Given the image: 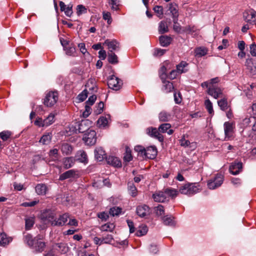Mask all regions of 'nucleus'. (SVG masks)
<instances>
[{
    "mask_svg": "<svg viewBox=\"0 0 256 256\" xmlns=\"http://www.w3.org/2000/svg\"><path fill=\"white\" fill-rule=\"evenodd\" d=\"M104 44L108 46L109 52H113V50H117L120 48V44L115 40H110L107 39L105 40Z\"/></svg>",
    "mask_w": 256,
    "mask_h": 256,
    "instance_id": "nucleus-17",
    "label": "nucleus"
},
{
    "mask_svg": "<svg viewBox=\"0 0 256 256\" xmlns=\"http://www.w3.org/2000/svg\"><path fill=\"white\" fill-rule=\"evenodd\" d=\"M12 241V238L8 237L5 233L0 234V246H5Z\"/></svg>",
    "mask_w": 256,
    "mask_h": 256,
    "instance_id": "nucleus-27",
    "label": "nucleus"
},
{
    "mask_svg": "<svg viewBox=\"0 0 256 256\" xmlns=\"http://www.w3.org/2000/svg\"><path fill=\"white\" fill-rule=\"evenodd\" d=\"M188 65V64L186 61H182L179 64L176 65V70L178 74H182L185 73L188 71V69L186 68Z\"/></svg>",
    "mask_w": 256,
    "mask_h": 256,
    "instance_id": "nucleus-28",
    "label": "nucleus"
},
{
    "mask_svg": "<svg viewBox=\"0 0 256 256\" xmlns=\"http://www.w3.org/2000/svg\"><path fill=\"white\" fill-rule=\"evenodd\" d=\"M110 1L109 4L112 5V10H118V0H110Z\"/></svg>",
    "mask_w": 256,
    "mask_h": 256,
    "instance_id": "nucleus-61",
    "label": "nucleus"
},
{
    "mask_svg": "<svg viewBox=\"0 0 256 256\" xmlns=\"http://www.w3.org/2000/svg\"><path fill=\"white\" fill-rule=\"evenodd\" d=\"M122 84V81L114 75L111 76L108 79V86L110 88L114 90H120Z\"/></svg>",
    "mask_w": 256,
    "mask_h": 256,
    "instance_id": "nucleus-4",
    "label": "nucleus"
},
{
    "mask_svg": "<svg viewBox=\"0 0 256 256\" xmlns=\"http://www.w3.org/2000/svg\"><path fill=\"white\" fill-rule=\"evenodd\" d=\"M177 194L178 193H154L152 197L156 202H164L168 200L169 196L174 198L177 196Z\"/></svg>",
    "mask_w": 256,
    "mask_h": 256,
    "instance_id": "nucleus-1",
    "label": "nucleus"
},
{
    "mask_svg": "<svg viewBox=\"0 0 256 256\" xmlns=\"http://www.w3.org/2000/svg\"><path fill=\"white\" fill-rule=\"evenodd\" d=\"M58 100L57 92H50L46 94L44 100V104L48 107L52 106L55 104Z\"/></svg>",
    "mask_w": 256,
    "mask_h": 256,
    "instance_id": "nucleus-3",
    "label": "nucleus"
},
{
    "mask_svg": "<svg viewBox=\"0 0 256 256\" xmlns=\"http://www.w3.org/2000/svg\"><path fill=\"white\" fill-rule=\"evenodd\" d=\"M34 223V218H30L26 219V229L30 230Z\"/></svg>",
    "mask_w": 256,
    "mask_h": 256,
    "instance_id": "nucleus-56",
    "label": "nucleus"
},
{
    "mask_svg": "<svg viewBox=\"0 0 256 256\" xmlns=\"http://www.w3.org/2000/svg\"><path fill=\"white\" fill-rule=\"evenodd\" d=\"M59 5L60 11L64 12L65 14L67 16L71 17L73 14L72 4H70L66 6L63 2L60 1Z\"/></svg>",
    "mask_w": 256,
    "mask_h": 256,
    "instance_id": "nucleus-15",
    "label": "nucleus"
},
{
    "mask_svg": "<svg viewBox=\"0 0 256 256\" xmlns=\"http://www.w3.org/2000/svg\"><path fill=\"white\" fill-rule=\"evenodd\" d=\"M108 60L112 64H116L118 62L117 56L113 52H108Z\"/></svg>",
    "mask_w": 256,
    "mask_h": 256,
    "instance_id": "nucleus-36",
    "label": "nucleus"
},
{
    "mask_svg": "<svg viewBox=\"0 0 256 256\" xmlns=\"http://www.w3.org/2000/svg\"><path fill=\"white\" fill-rule=\"evenodd\" d=\"M153 10L156 14L158 18H162L164 14L163 8L162 6H156L153 8Z\"/></svg>",
    "mask_w": 256,
    "mask_h": 256,
    "instance_id": "nucleus-48",
    "label": "nucleus"
},
{
    "mask_svg": "<svg viewBox=\"0 0 256 256\" xmlns=\"http://www.w3.org/2000/svg\"><path fill=\"white\" fill-rule=\"evenodd\" d=\"M154 210L157 216H162L164 214V208L161 204H159L158 206L155 207Z\"/></svg>",
    "mask_w": 256,
    "mask_h": 256,
    "instance_id": "nucleus-50",
    "label": "nucleus"
},
{
    "mask_svg": "<svg viewBox=\"0 0 256 256\" xmlns=\"http://www.w3.org/2000/svg\"><path fill=\"white\" fill-rule=\"evenodd\" d=\"M102 18L104 20H107V23L108 24H111L112 22V18L111 16V14L110 12H102Z\"/></svg>",
    "mask_w": 256,
    "mask_h": 256,
    "instance_id": "nucleus-55",
    "label": "nucleus"
},
{
    "mask_svg": "<svg viewBox=\"0 0 256 256\" xmlns=\"http://www.w3.org/2000/svg\"><path fill=\"white\" fill-rule=\"evenodd\" d=\"M87 12V10L82 4H79L76 7V14L78 16H80L83 14H86Z\"/></svg>",
    "mask_w": 256,
    "mask_h": 256,
    "instance_id": "nucleus-54",
    "label": "nucleus"
},
{
    "mask_svg": "<svg viewBox=\"0 0 256 256\" xmlns=\"http://www.w3.org/2000/svg\"><path fill=\"white\" fill-rule=\"evenodd\" d=\"M208 51V49L205 47L196 48L194 50V55L197 57H202L207 54Z\"/></svg>",
    "mask_w": 256,
    "mask_h": 256,
    "instance_id": "nucleus-34",
    "label": "nucleus"
},
{
    "mask_svg": "<svg viewBox=\"0 0 256 256\" xmlns=\"http://www.w3.org/2000/svg\"><path fill=\"white\" fill-rule=\"evenodd\" d=\"M60 150L64 155H70L73 150L72 146L68 143L62 144L60 146Z\"/></svg>",
    "mask_w": 256,
    "mask_h": 256,
    "instance_id": "nucleus-25",
    "label": "nucleus"
},
{
    "mask_svg": "<svg viewBox=\"0 0 256 256\" xmlns=\"http://www.w3.org/2000/svg\"><path fill=\"white\" fill-rule=\"evenodd\" d=\"M174 88L173 84L168 81L163 84L162 90L165 93H168L172 92Z\"/></svg>",
    "mask_w": 256,
    "mask_h": 256,
    "instance_id": "nucleus-37",
    "label": "nucleus"
},
{
    "mask_svg": "<svg viewBox=\"0 0 256 256\" xmlns=\"http://www.w3.org/2000/svg\"><path fill=\"white\" fill-rule=\"evenodd\" d=\"M12 134V133L10 131L4 130L0 132V138L3 141H6L11 138Z\"/></svg>",
    "mask_w": 256,
    "mask_h": 256,
    "instance_id": "nucleus-40",
    "label": "nucleus"
},
{
    "mask_svg": "<svg viewBox=\"0 0 256 256\" xmlns=\"http://www.w3.org/2000/svg\"><path fill=\"white\" fill-rule=\"evenodd\" d=\"M171 124L169 123H164L160 124L158 127V130L162 133L167 132L168 134H172L174 130L170 129Z\"/></svg>",
    "mask_w": 256,
    "mask_h": 256,
    "instance_id": "nucleus-24",
    "label": "nucleus"
},
{
    "mask_svg": "<svg viewBox=\"0 0 256 256\" xmlns=\"http://www.w3.org/2000/svg\"><path fill=\"white\" fill-rule=\"evenodd\" d=\"M38 199L36 198L34 200L30 202H24L21 204V206L24 207H32L39 202Z\"/></svg>",
    "mask_w": 256,
    "mask_h": 256,
    "instance_id": "nucleus-52",
    "label": "nucleus"
},
{
    "mask_svg": "<svg viewBox=\"0 0 256 256\" xmlns=\"http://www.w3.org/2000/svg\"><path fill=\"white\" fill-rule=\"evenodd\" d=\"M108 164L114 167L120 168L122 166L120 160L117 157L110 156L106 158Z\"/></svg>",
    "mask_w": 256,
    "mask_h": 256,
    "instance_id": "nucleus-16",
    "label": "nucleus"
},
{
    "mask_svg": "<svg viewBox=\"0 0 256 256\" xmlns=\"http://www.w3.org/2000/svg\"><path fill=\"white\" fill-rule=\"evenodd\" d=\"M121 210L118 207H113L110 208L109 214L113 216H118L121 212Z\"/></svg>",
    "mask_w": 256,
    "mask_h": 256,
    "instance_id": "nucleus-53",
    "label": "nucleus"
},
{
    "mask_svg": "<svg viewBox=\"0 0 256 256\" xmlns=\"http://www.w3.org/2000/svg\"><path fill=\"white\" fill-rule=\"evenodd\" d=\"M148 231V228L146 225H142L140 226L139 229L136 232L138 236H141L145 235Z\"/></svg>",
    "mask_w": 256,
    "mask_h": 256,
    "instance_id": "nucleus-42",
    "label": "nucleus"
},
{
    "mask_svg": "<svg viewBox=\"0 0 256 256\" xmlns=\"http://www.w3.org/2000/svg\"><path fill=\"white\" fill-rule=\"evenodd\" d=\"M35 189L36 192H46L48 190L46 186L44 184H38Z\"/></svg>",
    "mask_w": 256,
    "mask_h": 256,
    "instance_id": "nucleus-51",
    "label": "nucleus"
},
{
    "mask_svg": "<svg viewBox=\"0 0 256 256\" xmlns=\"http://www.w3.org/2000/svg\"><path fill=\"white\" fill-rule=\"evenodd\" d=\"M96 100V96L95 94H93L90 96L88 100L86 101V104L92 106L94 103L95 101Z\"/></svg>",
    "mask_w": 256,
    "mask_h": 256,
    "instance_id": "nucleus-62",
    "label": "nucleus"
},
{
    "mask_svg": "<svg viewBox=\"0 0 256 256\" xmlns=\"http://www.w3.org/2000/svg\"><path fill=\"white\" fill-rule=\"evenodd\" d=\"M88 92L86 90H84L81 93H80L78 96V98L80 102L84 101L88 97Z\"/></svg>",
    "mask_w": 256,
    "mask_h": 256,
    "instance_id": "nucleus-59",
    "label": "nucleus"
},
{
    "mask_svg": "<svg viewBox=\"0 0 256 256\" xmlns=\"http://www.w3.org/2000/svg\"><path fill=\"white\" fill-rule=\"evenodd\" d=\"M82 140L88 146L94 144L96 141V132L92 130H89V131L84 134Z\"/></svg>",
    "mask_w": 256,
    "mask_h": 256,
    "instance_id": "nucleus-5",
    "label": "nucleus"
},
{
    "mask_svg": "<svg viewBox=\"0 0 256 256\" xmlns=\"http://www.w3.org/2000/svg\"><path fill=\"white\" fill-rule=\"evenodd\" d=\"M35 241V238H33L32 236L28 234L24 236V242L27 244L28 246L32 247L34 245Z\"/></svg>",
    "mask_w": 256,
    "mask_h": 256,
    "instance_id": "nucleus-43",
    "label": "nucleus"
},
{
    "mask_svg": "<svg viewBox=\"0 0 256 256\" xmlns=\"http://www.w3.org/2000/svg\"><path fill=\"white\" fill-rule=\"evenodd\" d=\"M181 190H187L188 192H198V191H201L202 187L200 184L198 182L194 183H186L180 188Z\"/></svg>",
    "mask_w": 256,
    "mask_h": 256,
    "instance_id": "nucleus-6",
    "label": "nucleus"
},
{
    "mask_svg": "<svg viewBox=\"0 0 256 256\" xmlns=\"http://www.w3.org/2000/svg\"><path fill=\"white\" fill-rule=\"evenodd\" d=\"M98 127L100 128H104L106 127L108 124V120L107 118L101 116L97 122Z\"/></svg>",
    "mask_w": 256,
    "mask_h": 256,
    "instance_id": "nucleus-47",
    "label": "nucleus"
},
{
    "mask_svg": "<svg viewBox=\"0 0 256 256\" xmlns=\"http://www.w3.org/2000/svg\"><path fill=\"white\" fill-rule=\"evenodd\" d=\"M224 176L223 174H218L216 176L215 178L214 179H212L214 182L218 186H220L222 184L224 181Z\"/></svg>",
    "mask_w": 256,
    "mask_h": 256,
    "instance_id": "nucleus-44",
    "label": "nucleus"
},
{
    "mask_svg": "<svg viewBox=\"0 0 256 256\" xmlns=\"http://www.w3.org/2000/svg\"><path fill=\"white\" fill-rule=\"evenodd\" d=\"M150 208L146 204L139 205L136 207V213L140 218H144L150 214Z\"/></svg>",
    "mask_w": 256,
    "mask_h": 256,
    "instance_id": "nucleus-8",
    "label": "nucleus"
},
{
    "mask_svg": "<svg viewBox=\"0 0 256 256\" xmlns=\"http://www.w3.org/2000/svg\"><path fill=\"white\" fill-rule=\"evenodd\" d=\"M147 134L151 137L158 139L160 142H163L164 136L160 134L158 129L156 128L150 127L146 129Z\"/></svg>",
    "mask_w": 256,
    "mask_h": 256,
    "instance_id": "nucleus-9",
    "label": "nucleus"
},
{
    "mask_svg": "<svg viewBox=\"0 0 256 256\" xmlns=\"http://www.w3.org/2000/svg\"><path fill=\"white\" fill-rule=\"evenodd\" d=\"M245 66L248 70L251 73L255 72L256 70V66L254 64L252 58H248L246 60Z\"/></svg>",
    "mask_w": 256,
    "mask_h": 256,
    "instance_id": "nucleus-32",
    "label": "nucleus"
},
{
    "mask_svg": "<svg viewBox=\"0 0 256 256\" xmlns=\"http://www.w3.org/2000/svg\"><path fill=\"white\" fill-rule=\"evenodd\" d=\"M158 154V150L155 146H150L146 148L144 158L154 159Z\"/></svg>",
    "mask_w": 256,
    "mask_h": 256,
    "instance_id": "nucleus-14",
    "label": "nucleus"
},
{
    "mask_svg": "<svg viewBox=\"0 0 256 256\" xmlns=\"http://www.w3.org/2000/svg\"><path fill=\"white\" fill-rule=\"evenodd\" d=\"M52 138V134L51 132H48L44 134L40 139L39 142L43 144H49Z\"/></svg>",
    "mask_w": 256,
    "mask_h": 256,
    "instance_id": "nucleus-33",
    "label": "nucleus"
},
{
    "mask_svg": "<svg viewBox=\"0 0 256 256\" xmlns=\"http://www.w3.org/2000/svg\"><path fill=\"white\" fill-rule=\"evenodd\" d=\"M174 217L171 216L166 215L162 218L164 224L168 226H174L175 222L174 220Z\"/></svg>",
    "mask_w": 256,
    "mask_h": 256,
    "instance_id": "nucleus-35",
    "label": "nucleus"
},
{
    "mask_svg": "<svg viewBox=\"0 0 256 256\" xmlns=\"http://www.w3.org/2000/svg\"><path fill=\"white\" fill-rule=\"evenodd\" d=\"M92 108L90 106L86 104L85 110L82 113V116L84 118H86L88 117L91 114Z\"/></svg>",
    "mask_w": 256,
    "mask_h": 256,
    "instance_id": "nucleus-60",
    "label": "nucleus"
},
{
    "mask_svg": "<svg viewBox=\"0 0 256 256\" xmlns=\"http://www.w3.org/2000/svg\"><path fill=\"white\" fill-rule=\"evenodd\" d=\"M134 150L138 152V154L140 155H141L143 158H144L145 152L146 150V148H145L144 147H143L142 146H136L134 148Z\"/></svg>",
    "mask_w": 256,
    "mask_h": 256,
    "instance_id": "nucleus-49",
    "label": "nucleus"
},
{
    "mask_svg": "<svg viewBox=\"0 0 256 256\" xmlns=\"http://www.w3.org/2000/svg\"><path fill=\"white\" fill-rule=\"evenodd\" d=\"M69 218L68 214H64L60 216L59 218L56 220L54 219V221L52 222V226H62L65 224Z\"/></svg>",
    "mask_w": 256,
    "mask_h": 256,
    "instance_id": "nucleus-19",
    "label": "nucleus"
},
{
    "mask_svg": "<svg viewBox=\"0 0 256 256\" xmlns=\"http://www.w3.org/2000/svg\"><path fill=\"white\" fill-rule=\"evenodd\" d=\"M94 156L96 159L99 162L102 161L106 158L105 151L101 147L96 148L95 149Z\"/></svg>",
    "mask_w": 256,
    "mask_h": 256,
    "instance_id": "nucleus-21",
    "label": "nucleus"
},
{
    "mask_svg": "<svg viewBox=\"0 0 256 256\" xmlns=\"http://www.w3.org/2000/svg\"><path fill=\"white\" fill-rule=\"evenodd\" d=\"M242 163L239 162H232L229 167V172L233 175H236L242 172Z\"/></svg>",
    "mask_w": 256,
    "mask_h": 256,
    "instance_id": "nucleus-10",
    "label": "nucleus"
},
{
    "mask_svg": "<svg viewBox=\"0 0 256 256\" xmlns=\"http://www.w3.org/2000/svg\"><path fill=\"white\" fill-rule=\"evenodd\" d=\"M207 93L215 99L222 98L223 96L222 90L220 88L213 86H210L209 88L207 90Z\"/></svg>",
    "mask_w": 256,
    "mask_h": 256,
    "instance_id": "nucleus-7",
    "label": "nucleus"
},
{
    "mask_svg": "<svg viewBox=\"0 0 256 256\" xmlns=\"http://www.w3.org/2000/svg\"><path fill=\"white\" fill-rule=\"evenodd\" d=\"M98 218L101 219L102 220L106 221L109 218V215L107 212H102L98 213Z\"/></svg>",
    "mask_w": 256,
    "mask_h": 256,
    "instance_id": "nucleus-63",
    "label": "nucleus"
},
{
    "mask_svg": "<svg viewBox=\"0 0 256 256\" xmlns=\"http://www.w3.org/2000/svg\"><path fill=\"white\" fill-rule=\"evenodd\" d=\"M53 248L62 254L67 253L69 250L67 244L62 242L56 244L54 246H53Z\"/></svg>",
    "mask_w": 256,
    "mask_h": 256,
    "instance_id": "nucleus-22",
    "label": "nucleus"
},
{
    "mask_svg": "<svg viewBox=\"0 0 256 256\" xmlns=\"http://www.w3.org/2000/svg\"><path fill=\"white\" fill-rule=\"evenodd\" d=\"M55 214L52 210H46L41 214L40 218L44 222H50L52 224V221H54Z\"/></svg>",
    "mask_w": 256,
    "mask_h": 256,
    "instance_id": "nucleus-12",
    "label": "nucleus"
},
{
    "mask_svg": "<svg viewBox=\"0 0 256 256\" xmlns=\"http://www.w3.org/2000/svg\"><path fill=\"white\" fill-rule=\"evenodd\" d=\"M168 31V28L167 22L165 21H161L159 24L158 32L160 34L167 32Z\"/></svg>",
    "mask_w": 256,
    "mask_h": 256,
    "instance_id": "nucleus-38",
    "label": "nucleus"
},
{
    "mask_svg": "<svg viewBox=\"0 0 256 256\" xmlns=\"http://www.w3.org/2000/svg\"><path fill=\"white\" fill-rule=\"evenodd\" d=\"M250 53L253 56H256V44H252L250 46Z\"/></svg>",
    "mask_w": 256,
    "mask_h": 256,
    "instance_id": "nucleus-64",
    "label": "nucleus"
},
{
    "mask_svg": "<svg viewBox=\"0 0 256 256\" xmlns=\"http://www.w3.org/2000/svg\"><path fill=\"white\" fill-rule=\"evenodd\" d=\"M46 243L41 240L40 236L35 237V241L32 248L37 252H41L46 248Z\"/></svg>",
    "mask_w": 256,
    "mask_h": 256,
    "instance_id": "nucleus-11",
    "label": "nucleus"
},
{
    "mask_svg": "<svg viewBox=\"0 0 256 256\" xmlns=\"http://www.w3.org/2000/svg\"><path fill=\"white\" fill-rule=\"evenodd\" d=\"M132 158L131 154V150L128 148H126V153L124 157V160L126 162H129L132 160Z\"/></svg>",
    "mask_w": 256,
    "mask_h": 256,
    "instance_id": "nucleus-57",
    "label": "nucleus"
},
{
    "mask_svg": "<svg viewBox=\"0 0 256 256\" xmlns=\"http://www.w3.org/2000/svg\"><path fill=\"white\" fill-rule=\"evenodd\" d=\"M114 228L115 225L113 223L108 222L102 225L100 227V230L104 232H112Z\"/></svg>",
    "mask_w": 256,
    "mask_h": 256,
    "instance_id": "nucleus-41",
    "label": "nucleus"
},
{
    "mask_svg": "<svg viewBox=\"0 0 256 256\" xmlns=\"http://www.w3.org/2000/svg\"><path fill=\"white\" fill-rule=\"evenodd\" d=\"M204 106L210 114H214V111L213 110L212 104L209 99H207L205 100Z\"/></svg>",
    "mask_w": 256,
    "mask_h": 256,
    "instance_id": "nucleus-45",
    "label": "nucleus"
},
{
    "mask_svg": "<svg viewBox=\"0 0 256 256\" xmlns=\"http://www.w3.org/2000/svg\"><path fill=\"white\" fill-rule=\"evenodd\" d=\"M218 104L222 110H226L228 108V100L225 98L218 100Z\"/></svg>",
    "mask_w": 256,
    "mask_h": 256,
    "instance_id": "nucleus-39",
    "label": "nucleus"
},
{
    "mask_svg": "<svg viewBox=\"0 0 256 256\" xmlns=\"http://www.w3.org/2000/svg\"><path fill=\"white\" fill-rule=\"evenodd\" d=\"M77 176L76 170H70L60 174L59 180H63L69 178H76Z\"/></svg>",
    "mask_w": 256,
    "mask_h": 256,
    "instance_id": "nucleus-23",
    "label": "nucleus"
},
{
    "mask_svg": "<svg viewBox=\"0 0 256 256\" xmlns=\"http://www.w3.org/2000/svg\"><path fill=\"white\" fill-rule=\"evenodd\" d=\"M91 124V122L88 120H82L80 122L74 123V128L76 132L77 131L79 133H83L87 130L89 131V128Z\"/></svg>",
    "mask_w": 256,
    "mask_h": 256,
    "instance_id": "nucleus-2",
    "label": "nucleus"
},
{
    "mask_svg": "<svg viewBox=\"0 0 256 256\" xmlns=\"http://www.w3.org/2000/svg\"><path fill=\"white\" fill-rule=\"evenodd\" d=\"M104 104L102 102H100L96 108L94 110V112L96 114H99L103 112Z\"/></svg>",
    "mask_w": 256,
    "mask_h": 256,
    "instance_id": "nucleus-58",
    "label": "nucleus"
},
{
    "mask_svg": "<svg viewBox=\"0 0 256 256\" xmlns=\"http://www.w3.org/2000/svg\"><path fill=\"white\" fill-rule=\"evenodd\" d=\"M76 160L81 162H87L88 158L86 152L83 150L78 151L76 156Z\"/></svg>",
    "mask_w": 256,
    "mask_h": 256,
    "instance_id": "nucleus-30",
    "label": "nucleus"
},
{
    "mask_svg": "<svg viewBox=\"0 0 256 256\" xmlns=\"http://www.w3.org/2000/svg\"><path fill=\"white\" fill-rule=\"evenodd\" d=\"M243 16L248 22L252 23L256 22V12L254 10L244 12Z\"/></svg>",
    "mask_w": 256,
    "mask_h": 256,
    "instance_id": "nucleus-20",
    "label": "nucleus"
},
{
    "mask_svg": "<svg viewBox=\"0 0 256 256\" xmlns=\"http://www.w3.org/2000/svg\"><path fill=\"white\" fill-rule=\"evenodd\" d=\"M233 124L228 122H225L224 124V130L225 134V139L228 140L232 136L233 133Z\"/></svg>",
    "mask_w": 256,
    "mask_h": 256,
    "instance_id": "nucleus-18",
    "label": "nucleus"
},
{
    "mask_svg": "<svg viewBox=\"0 0 256 256\" xmlns=\"http://www.w3.org/2000/svg\"><path fill=\"white\" fill-rule=\"evenodd\" d=\"M158 118L160 122H167L172 118V116L169 112L162 110L158 114Z\"/></svg>",
    "mask_w": 256,
    "mask_h": 256,
    "instance_id": "nucleus-29",
    "label": "nucleus"
},
{
    "mask_svg": "<svg viewBox=\"0 0 256 256\" xmlns=\"http://www.w3.org/2000/svg\"><path fill=\"white\" fill-rule=\"evenodd\" d=\"M178 8V6L176 4L170 3L168 4V10L172 14L174 23H176L178 22L179 14Z\"/></svg>",
    "mask_w": 256,
    "mask_h": 256,
    "instance_id": "nucleus-13",
    "label": "nucleus"
},
{
    "mask_svg": "<svg viewBox=\"0 0 256 256\" xmlns=\"http://www.w3.org/2000/svg\"><path fill=\"white\" fill-rule=\"evenodd\" d=\"M75 162V159L73 157H67L63 160V164L66 169L72 167Z\"/></svg>",
    "mask_w": 256,
    "mask_h": 256,
    "instance_id": "nucleus-31",
    "label": "nucleus"
},
{
    "mask_svg": "<svg viewBox=\"0 0 256 256\" xmlns=\"http://www.w3.org/2000/svg\"><path fill=\"white\" fill-rule=\"evenodd\" d=\"M160 44L162 46H169L172 41V38L168 36H161L159 38Z\"/></svg>",
    "mask_w": 256,
    "mask_h": 256,
    "instance_id": "nucleus-26",
    "label": "nucleus"
},
{
    "mask_svg": "<svg viewBox=\"0 0 256 256\" xmlns=\"http://www.w3.org/2000/svg\"><path fill=\"white\" fill-rule=\"evenodd\" d=\"M54 114H50L44 120V125L45 126H48L52 124L54 122Z\"/></svg>",
    "mask_w": 256,
    "mask_h": 256,
    "instance_id": "nucleus-46",
    "label": "nucleus"
}]
</instances>
